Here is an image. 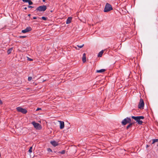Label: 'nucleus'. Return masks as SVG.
Masks as SVG:
<instances>
[{
  "label": "nucleus",
  "instance_id": "29",
  "mask_svg": "<svg viewBox=\"0 0 158 158\" xmlns=\"http://www.w3.org/2000/svg\"><path fill=\"white\" fill-rule=\"evenodd\" d=\"M28 7L29 8H32L33 7L31 6H28Z\"/></svg>",
  "mask_w": 158,
  "mask_h": 158
},
{
  "label": "nucleus",
  "instance_id": "12",
  "mask_svg": "<svg viewBox=\"0 0 158 158\" xmlns=\"http://www.w3.org/2000/svg\"><path fill=\"white\" fill-rule=\"evenodd\" d=\"M72 19V18L71 17H69L66 21V23L67 24H69L70 23Z\"/></svg>",
  "mask_w": 158,
  "mask_h": 158
},
{
  "label": "nucleus",
  "instance_id": "24",
  "mask_svg": "<svg viewBox=\"0 0 158 158\" xmlns=\"http://www.w3.org/2000/svg\"><path fill=\"white\" fill-rule=\"evenodd\" d=\"M29 0H22L23 2H28L29 1Z\"/></svg>",
  "mask_w": 158,
  "mask_h": 158
},
{
  "label": "nucleus",
  "instance_id": "16",
  "mask_svg": "<svg viewBox=\"0 0 158 158\" xmlns=\"http://www.w3.org/2000/svg\"><path fill=\"white\" fill-rule=\"evenodd\" d=\"M12 50H13V48H10L9 49H8L7 51V52L8 54H10L11 53V52L12 51Z\"/></svg>",
  "mask_w": 158,
  "mask_h": 158
},
{
  "label": "nucleus",
  "instance_id": "31",
  "mask_svg": "<svg viewBox=\"0 0 158 158\" xmlns=\"http://www.w3.org/2000/svg\"><path fill=\"white\" fill-rule=\"evenodd\" d=\"M24 9L25 10H26V9H27V7H25V8H24Z\"/></svg>",
  "mask_w": 158,
  "mask_h": 158
},
{
  "label": "nucleus",
  "instance_id": "30",
  "mask_svg": "<svg viewBox=\"0 0 158 158\" xmlns=\"http://www.w3.org/2000/svg\"><path fill=\"white\" fill-rule=\"evenodd\" d=\"M37 18L36 17H34L33 18V19H36Z\"/></svg>",
  "mask_w": 158,
  "mask_h": 158
},
{
  "label": "nucleus",
  "instance_id": "27",
  "mask_svg": "<svg viewBox=\"0 0 158 158\" xmlns=\"http://www.w3.org/2000/svg\"><path fill=\"white\" fill-rule=\"evenodd\" d=\"M26 37V36H19V37L20 38H25Z\"/></svg>",
  "mask_w": 158,
  "mask_h": 158
},
{
  "label": "nucleus",
  "instance_id": "25",
  "mask_svg": "<svg viewBox=\"0 0 158 158\" xmlns=\"http://www.w3.org/2000/svg\"><path fill=\"white\" fill-rule=\"evenodd\" d=\"M27 60H29V61H32L33 60L31 58H29L28 57H27Z\"/></svg>",
  "mask_w": 158,
  "mask_h": 158
},
{
  "label": "nucleus",
  "instance_id": "3",
  "mask_svg": "<svg viewBox=\"0 0 158 158\" xmlns=\"http://www.w3.org/2000/svg\"><path fill=\"white\" fill-rule=\"evenodd\" d=\"M131 119L128 117L124 119L122 122V124L123 125H125L127 123H130L131 122Z\"/></svg>",
  "mask_w": 158,
  "mask_h": 158
},
{
  "label": "nucleus",
  "instance_id": "19",
  "mask_svg": "<svg viewBox=\"0 0 158 158\" xmlns=\"http://www.w3.org/2000/svg\"><path fill=\"white\" fill-rule=\"evenodd\" d=\"M32 147H30V149H29V150L28 152H29L30 153H31V152H32Z\"/></svg>",
  "mask_w": 158,
  "mask_h": 158
},
{
  "label": "nucleus",
  "instance_id": "26",
  "mask_svg": "<svg viewBox=\"0 0 158 158\" xmlns=\"http://www.w3.org/2000/svg\"><path fill=\"white\" fill-rule=\"evenodd\" d=\"M48 152H52V151L51 149H50V148H48Z\"/></svg>",
  "mask_w": 158,
  "mask_h": 158
},
{
  "label": "nucleus",
  "instance_id": "17",
  "mask_svg": "<svg viewBox=\"0 0 158 158\" xmlns=\"http://www.w3.org/2000/svg\"><path fill=\"white\" fill-rule=\"evenodd\" d=\"M158 142V139H154L152 140V143H154L156 142Z\"/></svg>",
  "mask_w": 158,
  "mask_h": 158
},
{
  "label": "nucleus",
  "instance_id": "7",
  "mask_svg": "<svg viewBox=\"0 0 158 158\" xmlns=\"http://www.w3.org/2000/svg\"><path fill=\"white\" fill-rule=\"evenodd\" d=\"M144 105V102L142 98L140 99V102L138 105V108L140 109L143 108Z\"/></svg>",
  "mask_w": 158,
  "mask_h": 158
},
{
  "label": "nucleus",
  "instance_id": "6",
  "mask_svg": "<svg viewBox=\"0 0 158 158\" xmlns=\"http://www.w3.org/2000/svg\"><path fill=\"white\" fill-rule=\"evenodd\" d=\"M16 109L18 112H21L23 114H25L27 112L26 109L20 107H17Z\"/></svg>",
  "mask_w": 158,
  "mask_h": 158
},
{
  "label": "nucleus",
  "instance_id": "9",
  "mask_svg": "<svg viewBox=\"0 0 158 158\" xmlns=\"http://www.w3.org/2000/svg\"><path fill=\"white\" fill-rule=\"evenodd\" d=\"M60 123V129H63L64 127V122L63 121H59Z\"/></svg>",
  "mask_w": 158,
  "mask_h": 158
},
{
  "label": "nucleus",
  "instance_id": "22",
  "mask_svg": "<svg viewBox=\"0 0 158 158\" xmlns=\"http://www.w3.org/2000/svg\"><path fill=\"white\" fill-rule=\"evenodd\" d=\"M28 2L29 5H32L33 4V2L31 1V0L29 1Z\"/></svg>",
  "mask_w": 158,
  "mask_h": 158
},
{
  "label": "nucleus",
  "instance_id": "33",
  "mask_svg": "<svg viewBox=\"0 0 158 158\" xmlns=\"http://www.w3.org/2000/svg\"><path fill=\"white\" fill-rule=\"evenodd\" d=\"M45 1H46V0H43V2H45Z\"/></svg>",
  "mask_w": 158,
  "mask_h": 158
},
{
  "label": "nucleus",
  "instance_id": "8",
  "mask_svg": "<svg viewBox=\"0 0 158 158\" xmlns=\"http://www.w3.org/2000/svg\"><path fill=\"white\" fill-rule=\"evenodd\" d=\"M31 30V28L30 27H27L25 29L22 31V32L23 33H26L30 31Z\"/></svg>",
  "mask_w": 158,
  "mask_h": 158
},
{
  "label": "nucleus",
  "instance_id": "14",
  "mask_svg": "<svg viewBox=\"0 0 158 158\" xmlns=\"http://www.w3.org/2000/svg\"><path fill=\"white\" fill-rule=\"evenodd\" d=\"M104 52V51L103 50H102L101 51H100L99 53H98V57H101L102 56V55L103 53Z\"/></svg>",
  "mask_w": 158,
  "mask_h": 158
},
{
  "label": "nucleus",
  "instance_id": "5",
  "mask_svg": "<svg viewBox=\"0 0 158 158\" xmlns=\"http://www.w3.org/2000/svg\"><path fill=\"white\" fill-rule=\"evenodd\" d=\"M47 9V7L46 6H41L38 7L36 10L40 11H45Z\"/></svg>",
  "mask_w": 158,
  "mask_h": 158
},
{
  "label": "nucleus",
  "instance_id": "15",
  "mask_svg": "<svg viewBox=\"0 0 158 158\" xmlns=\"http://www.w3.org/2000/svg\"><path fill=\"white\" fill-rule=\"evenodd\" d=\"M134 124L133 123H130V124L127 126V129H128L129 128L131 127L132 125Z\"/></svg>",
  "mask_w": 158,
  "mask_h": 158
},
{
  "label": "nucleus",
  "instance_id": "13",
  "mask_svg": "<svg viewBox=\"0 0 158 158\" xmlns=\"http://www.w3.org/2000/svg\"><path fill=\"white\" fill-rule=\"evenodd\" d=\"M106 70H97L96 71L97 73H102L105 72Z\"/></svg>",
  "mask_w": 158,
  "mask_h": 158
},
{
  "label": "nucleus",
  "instance_id": "4",
  "mask_svg": "<svg viewBox=\"0 0 158 158\" xmlns=\"http://www.w3.org/2000/svg\"><path fill=\"white\" fill-rule=\"evenodd\" d=\"M32 124L36 129L40 130L42 128L41 125L39 123H36L35 121L32 122Z\"/></svg>",
  "mask_w": 158,
  "mask_h": 158
},
{
  "label": "nucleus",
  "instance_id": "11",
  "mask_svg": "<svg viewBox=\"0 0 158 158\" xmlns=\"http://www.w3.org/2000/svg\"><path fill=\"white\" fill-rule=\"evenodd\" d=\"M51 143L55 147L58 145V143L56 141H52L51 142Z\"/></svg>",
  "mask_w": 158,
  "mask_h": 158
},
{
  "label": "nucleus",
  "instance_id": "2",
  "mask_svg": "<svg viewBox=\"0 0 158 158\" xmlns=\"http://www.w3.org/2000/svg\"><path fill=\"white\" fill-rule=\"evenodd\" d=\"M112 10L111 6L109 4L107 3L104 9L105 12H108Z\"/></svg>",
  "mask_w": 158,
  "mask_h": 158
},
{
  "label": "nucleus",
  "instance_id": "36",
  "mask_svg": "<svg viewBox=\"0 0 158 158\" xmlns=\"http://www.w3.org/2000/svg\"><path fill=\"white\" fill-rule=\"evenodd\" d=\"M157 146H158V144Z\"/></svg>",
  "mask_w": 158,
  "mask_h": 158
},
{
  "label": "nucleus",
  "instance_id": "18",
  "mask_svg": "<svg viewBox=\"0 0 158 158\" xmlns=\"http://www.w3.org/2000/svg\"><path fill=\"white\" fill-rule=\"evenodd\" d=\"M65 152V151L64 150H62L61 152H58L59 153H61V154H64Z\"/></svg>",
  "mask_w": 158,
  "mask_h": 158
},
{
  "label": "nucleus",
  "instance_id": "34",
  "mask_svg": "<svg viewBox=\"0 0 158 158\" xmlns=\"http://www.w3.org/2000/svg\"><path fill=\"white\" fill-rule=\"evenodd\" d=\"M148 147V144H147V145H146V147H147V148Z\"/></svg>",
  "mask_w": 158,
  "mask_h": 158
},
{
  "label": "nucleus",
  "instance_id": "1",
  "mask_svg": "<svg viewBox=\"0 0 158 158\" xmlns=\"http://www.w3.org/2000/svg\"><path fill=\"white\" fill-rule=\"evenodd\" d=\"M131 117L132 118L136 120L139 124H141L143 123V122L140 120V119H143L144 118V117L143 116H132Z\"/></svg>",
  "mask_w": 158,
  "mask_h": 158
},
{
  "label": "nucleus",
  "instance_id": "21",
  "mask_svg": "<svg viewBox=\"0 0 158 158\" xmlns=\"http://www.w3.org/2000/svg\"><path fill=\"white\" fill-rule=\"evenodd\" d=\"M84 46V44H82V45H77V46L79 48H82V47H83Z\"/></svg>",
  "mask_w": 158,
  "mask_h": 158
},
{
  "label": "nucleus",
  "instance_id": "20",
  "mask_svg": "<svg viewBox=\"0 0 158 158\" xmlns=\"http://www.w3.org/2000/svg\"><path fill=\"white\" fill-rule=\"evenodd\" d=\"M47 18L45 17H42V19L44 20L45 21L47 19Z\"/></svg>",
  "mask_w": 158,
  "mask_h": 158
},
{
  "label": "nucleus",
  "instance_id": "23",
  "mask_svg": "<svg viewBox=\"0 0 158 158\" xmlns=\"http://www.w3.org/2000/svg\"><path fill=\"white\" fill-rule=\"evenodd\" d=\"M32 78L31 77H28V81H31L32 80Z\"/></svg>",
  "mask_w": 158,
  "mask_h": 158
},
{
  "label": "nucleus",
  "instance_id": "28",
  "mask_svg": "<svg viewBox=\"0 0 158 158\" xmlns=\"http://www.w3.org/2000/svg\"><path fill=\"white\" fill-rule=\"evenodd\" d=\"M41 108H38L36 110V111H38L39 110H41Z\"/></svg>",
  "mask_w": 158,
  "mask_h": 158
},
{
  "label": "nucleus",
  "instance_id": "32",
  "mask_svg": "<svg viewBox=\"0 0 158 158\" xmlns=\"http://www.w3.org/2000/svg\"><path fill=\"white\" fill-rule=\"evenodd\" d=\"M75 48L77 49V50H79V49H77L76 47H75Z\"/></svg>",
  "mask_w": 158,
  "mask_h": 158
},
{
  "label": "nucleus",
  "instance_id": "35",
  "mask_svg": "<svg viewBox=\"0 0 158 158\" xmlns=\"http://www.w3.org/2000/svg\"><path fill=\"white\" fill-rule=\"evenodd\" d=\"M30 14H29V15H28V16H30Z\"/></svg>",
  "mask_w": 158,
  "mask_h": 158
},
{
  "label": "nucleus",
  "instance_id": "10",
  "mask_svg": "<svg viewBox=\"0 0 158 158\" xmlns=\"http://www.w3.org/2000/svg\"><path fill=\"white\" fill-rule=\"evenodd\" d=\"M82 60L83 63L85 62L86 61V54L85 53L83 54L82 57Z\"/></svg>",
  "mask_w": 158,
  "mask_h": 158
}]
</instances>
